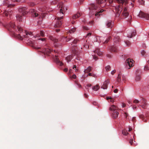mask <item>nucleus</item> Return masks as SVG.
<instances>
[{
  "mask_svg": "<svg viewBox=\"0 0 149 149\" xmlns=\"http://www.w3.org/2000/svg\"><path fill=\"white\" fill-rule=\"evenodd\" d=\"M94 52L95 53H96L99 56H101L102 54V52L100 51V49H96L94 51Z\"/></svg>",
  "mask_w": 149,
  "mask_h": 149,
  "instance_id": "obj_18",
  "label": "nucleus"
},
{
  "mask_svg": "<svg viewBox=\"0 0 149 149\" xmlns=\"http://www.w3.org/2000/svg\"><path fill=\"white\" fill-rule=\"evenodd\" d=\"M76 29L75 28H73L71 30H70L69 31L70 33H73L75 31Z\"/></svg>",
  "mask_w": 149,
  "mask_h": 149,
  "instance_id": "obj_40",
  "label": "nucleus"
},
{
  "mask_svg": "<svg viewBox=\"0 0 149 149\" xmlns=\"http://www.w3.org/2000/svg\"><path fill=\"white\" fill-rule=\"evenodd\" d=\"M91 84H87V86H86L85 87V88L86 89H88V88L87 87H90L91 86Z\"/></svg>",
  "mask_w": 149,
  "mask_h": 149,
  "instance_id": "obj_51",
  "label": "nucleus"
},
{
  "mask_svg": "<svg viewBox=\"0 0 149 149\" xmlns=\"http://www.w3.org/2000/svg\"><path fill=\"white\" fill-rule=\"evenodd\" d=\"M106 1V0H97V2L98 4L103 3Z\"/></svg>",
  "mask_w": 149,
  "mask_h": 149,
  "instance_id": "obj_26",
  "label": "nucleus"
},
{
  "mask_svg": "<svg viewBox=\"0 0 149 149\" xmlns=\"http://www.w3.org/2000/svg\"><path fill=\"white\" fill-rule=\"evenodd\" d=\"M92 67L90 66H88L87 69L84 70V73H88L91 72V70Z\"/></svg>",
  "mask_w": 149,
  "mask_h": 149,
  "instance_id": "obj_20",
  "label": "nucleus"
},
{
  "mask_svg": "<svg viewBox=\"0 0 149 149\" xmlns=\"http://www.w3.org/2000/svg\"><path fill=\"white\" fill-rule=\"evenodd\" d=\"M76 75L75 74H74L72 76V78L73 79H75L76 78Z\"/></svg>",
  "mask_w": 149,
  "mask_h": 149,
  "instance_id": "obj_54",
  "label": "nucleus"
},
{
  "mask_svg": "<svg viewBox=\"0 0 149 149\" xmlns=\"http://www.w3.org/2000/svg\"><path fill=\"white\" fill-rule=\"evenodd\" d=\"M121 75L120 74H119L118 75V77L117 78V82H118V83L120 82L121 80Z\"/></svg>",
  "mask_w": 149,
  "mask_h": 149,
  "instance_id": "obj_33",
  "label": "nucleus"
},
{
  "mask_svg": "<svg viewBox=\"0 0 149 149\" xmlns=\"http://www.w3.org/2000/svg\"><path fill=\"white\" fill-rule=\"evenodd\" d=\"M17 28L18 31H19V33H20V34H17L15 35V36L16 35L17 38L21 40H22L23 38H26V34H25V33H26V31H24V32L23 31L22 32L21 31L22 30V29L20 27L17 26Z\"/></svg>",
  "mask_w": 149,
  "mask_h": 149,
  "instance_id": "obj_4",
  "label": "nucleus"
},
{
  "mask_svg": "<svg viewBox=\"0 0 149 149\" xmlns=\"http://www.w3.org/2000/svg\"><path fill=\"white\" fill-rule=\"evenodd\" d=\"M146 53V52L144 50H142L141 51V54L142 56L144 55Z\"/></svg>",
  "mask_w": 149,
  "mask_h": 149,
  "instance_id": "obj_49",
  "label": "nucleus"
},
{
  "mask_svg": "<svg viewBox=\"0 0 149 149\" xmlns=\"http://www.w3.org/2000/svg\"><path fill=\"white\" fill-rule=\"evenodd\" d=\"M60 17V16H58V17H57V18L58 17ZM57 20H58V21L57 22L56 24L54 25V27L56 28L59 27L62 24V23H61V21H59L60 20H58L57 19ZM60 20L61 19H60Z\"/></svg>",
  "mask_w": 149,
  "mask_h": 149,
  "instance_id": "obj_14",
  "label": "nucleus"
},
{
  "mask_svg": "<svg viewBox=\"0 0 149 149\" xmlns=\"http://www.w3.org/2000/svg\"><path fill=\"white\" fill-rule=\"evenodd\" d=\"M109 49L110 51L111 52H117L118 51L117 48L114 46L110 47Z\"/></svg>",
  "mask_w": 149,
  "mask_h": 149,
  "instance_id": "obj_13",
  "label": "nucleus"
},
{
  "mask_svg": "<svg viewBox=\"0 0 149 149\" xmlns=\"http://www.w3.org/2000/svg\"><path fill=\"white\" fill-rule=\"evenodd\" d=\"M40 35L42 36H44V33L43 31H41L40 32Z\"/></svg>",
  "mask_w": 149,
  "mask_h": 149,
  "instance_id": "obj_53",
  "label": "nucleus"
},
{
  "mask_svg": "<svg viewBox=\"0 0 149 149\" xmlns=\"http://www.w3.org/2000/svg\"><path fill=\"white\" fill-rule=\"evenodd\" d=\"M52 50L50 49H45L43 50V52L44 54H49L51 51Z\"/></svg>",
  "mask_w": 149,
  "mask_h": 149,
  "instance_id": "obj_16",
  "label": "nucleus"
},
{
  "mask_svg": "<svg viewBox=\"0 0 149 149\" xmlns=\"http://www.w3.org/2000/svg\"><path fill=\"white\" fill-rule=\"evenodd\" d=\"M125 79V76L124 75H123L122 76V79L123 80H124Z\"/></svg>",
  "mask_w": 149,
  "mask_h": 149,
  "instance_id": "obj_64",
  "label": "nucleus"
},
{
  "mask_svg": "<svg viewBox=\"0 0 149 149\" xmlns=\"http://www.w3.org/2000/svg\"><path fill=\"white\" fill-rule=\"evenodd\" d=\"M80 16V14L79 13H78L74 15L73 17H72V19H76L79 17Z\"/></svg>",
  "mask_w": 149,
  "mask_h": 149,
  "instance_id": "obj_19",
  "label": "nucleus"
},
{
  "mask_svg": "<svg viewBox=\"0 0 149 149\" xmlns=\"http://www.w3.org/2000/svg\"><path fill=\"white\" fill-rule=\"evenodd\" d=\"M133 102L135 103H138L139 102V101L136 99H135L134 100Z\"/></svg>",
  "mask_w": 149,
  "mask_h": 149,
  "instance_id": "obj_50",
  "label": "nucleus"
},
{
  "mask_svg": "<svg viewBox=\"0 0 149 149\" xmlns=\"http://www.w3.org/2000/svg\"><path fill=\"white\" fill-rule=\"evenodd\" d=\"M25 34H26V38H29V36H32V33L31 32H26V33H25Z\"/></svg>",
  "mask_w": 149,
  "mask_h": 149,
  "instance_id": "obj_28",
  "label": "nucleus"
},
{
  "mask_svg": "<svg viewBox=\"0 0 149 149\" xmlns=\"http://www.w3.org/2000/svg\"><path fill=\"white\" fill-rule=\"evenodd\" d=\"M138 16L139 17L144 18L147 20L149 19V14L140 11Z\"/></svg>",
  "mask_w": 149,
  "mask_h": 149,
  "instance_id": "obj_8",
  "label": "nucleus"
},
{
  "mask_svg": "<svg viewBox=\"0 0 149 149\" xmlns=\"http://www.w3.org/2000/svg\"><path fill=\"white\" fill-rule=\"evenodd\" d=\"M76 85L77 87H78L79 88L81 87V86L77 83Z\"/></svg>",
  "mask_w": 149,
  "mask_h": 149,
  "instance_id": "obj_60",
  "label": "nucleus"
},
{
  "mask_svg": "<svg viewBox=\"0 0 149 149\" xmlns=\"http://www.w3.org/2000/svg\"><path fill=\"white\" fill-rule=\"evenodd\" d=\"M126 104L125 103H123L122 104V106L123 107H125L126 106Z\"/></svg>",
  "mask_w": 149,
  "mask_h": 149,
  "instance_id": "obj_61",
  "label": "nucleus"
},
{
  "mask_svg": "<svg viewBox=\"0 0 149 149\" xmlns=\"http://www.w3.org/2000/svg\"><path fill=\"white\" fill-rule=\"evenodd\" d=\"M91 35V33H89L87 34L86 36H85L86 38H88Z\"/></svg>",
  "mask_w": 149,
  "mask_h": 149,
  "instance_id": "obj_43",
  "label": "nucleus"
},
{
  "mask_svg": "<svg viewBox=\"0 0 149 149\" xmlns=\"http://www.w3.org/2000/svg\"><path fill=\"white\" fill-rule=\"evenodd\" d=\"M144 70L145 71H148L149 70V65H146L144 68Z\"/></svg>",
  "mask_w": 149,
  "mask_h": 149,
  "instance_id": "obj_36",
  "label": "nucleus"
},
{
  "mask_svg": "<svg viewBox=\"0 0 149 149\" xmlns=\"http://www.w3.org/2000/svg\"><path fill=\"white\" fill-rule=\"evenodd\" d=\"M107 26L108 28H111L112 26V24L111 21H109L107 24Z\"/></svg>",
  "mask_w": 149,
  "mask_h": 149,
  "instance_id": "obj_22",
  "label": "nucleus"
},
{
  "mask_svg": "<svg viewBox=\"0 0 149 149\" xmlns=\"http://www.w3.org/2000/svg\"><path fill=\"white\" fill-rule=\"evenodd\" d=\"M136 34V33L135 31L133 32L132 33H130L127 34V36L128 37L131 38L132 37L135 36Z\"/></svg>",
  "mask_w": 149,
  "mask_h": 149,
  "instance_id": "obj_17",
  "label": "nucleus"
},
{
  "mask_svg": "<svg viewBox=\"0 0 149 149\" xmlns=\"http://www.w3.org/2000/svg\"><path fill=\"white\" fill-rule=\"evenodd\" d=\"M120 39L118 36H116L114 37L113 39L114 42L116 44L120 42Z\"/></svg>",
  "mask_w": 149,
  "mask_h": 149,
  "instance_id": "obj_15",
  "label": "nucleus"
},
{
  "mask_svg": "<svg viewBox=\"0 0 149 149\" xmlns=\"http://www.w3.org/2000/svg\"><path fill=\"white\" fill-rule=\"evenodd\" d=\"M116 1L119 4L118 6L115 7L117 12L116 17H119L122 13L121 15L123 18H125L127 17L129 15L126 6L128 4L127 1L125 0H116Z\"/></svg>",
  "mask_w": 149,
  "mask_h": 149,
  "instance_id": "obj_1",
  "label": "nucleus"
},
{
  "mask_svg": "<svg viewBox=\"0 0 149 149\" xmlns=\"http://www.w3.org/2000/svg\"><path fill=\"white\" fill-rule=\"evenodd\" d=\"M118 108L114 105H111L109 108V110L113 111H118Z\"/></svg>",
  "mask_w": 149,
  "mask_h": 149,
  "instance_id": "obj_10",
  "label": "nucleus"
},
{
  "mask_svg": "<svg viewBox=\"0 0 149 149\" xmlns=\"http://www.w3.org/2000/svg\"><path fill=\"white\" fill-rule=\"evenodd\" d=\"M100 87L98 85H96L95 86H94L93 87V90L94 91H97L99 88Z\"/></svg>",
  "mask_w": 149,
  "mask_h": 149,
  "instance_id": "obj_25",
  "label": "nucleus"
},
{
  "mask_svg": "<svg viewBox=\"0 0 149 149\" xmlns=\"http://www.w3.org/2000/svg\"><path fill=\"white\" fill-rule=\"evenodd\" d=\"M93 58L94 59L96 60L97 59V56H93Z\"/></svg>",
  "mask_w": 149,
  "mask_h": 149,
  "instance_id": "obj_59",
  "label": "nucleus"
},
{
  "mask_svg": "<svg viewBox=\"0 0 149 149\" xmlns=\"http://www.w3.org/2000/svg\"><path fill=\"white\" fill-rule=\"evenodd\" d=\"M53 41L54 42V45L55 46L56 45V44L57 42L58 41V40L57 39H54L53 40Z\"/></svg>",
  "mask_w": 149,
  "mask_h": 149,
  "instance_id": "obj_45",
  "label": "nucleus"
},
{
  "mask_svg": "<svg viewBox=\"0 0 149 149\" xmlns=\"http://www.w3.org/2000/svg\"><path fill=\"white\" fill-rule=\"evenodd\" d=\"M118 90L117 89H116L114 90V92L116 93H117L118 92Z\"/></svg>",
  "mask_w": 149,
  "mask_h": 149,
  "instance_id": "obj_62",
  "label": "nucleus"
},
{
  "mask_svg": "<svg viewBox=\"0 0 149 149\" xmlns=\"http://www.w3.org/2000/svg\"><path fill=\"white\" fill-rule=\"evenodd\" d=\"M59 8H61L59 13L58 14V16H60L58 17L57 19L58 20L63 19V15L65 11L67 10L66 7H65L62 3H60L59 5Z\"/></svg>",
  "mask_w": 149,
  "mask_h": 149,
  "instance_id": "obj_3",
  "label": "nucleus"
},
{
  "mask_svg": "<svg viewBox=\"0 0 149 149\" xmlns=\"http://www.w3.org/2000/svg\"><path fill=\"white\" fill-rule=\"evenodd\" d=\"M111 67L109 65H107L105 67V69L107 71L110 70Z\"/></svg>",
  "mask_w": 149,
  "mask_h": 149,
  "instance_id": "obj_42",
  "label": "nucleus"
},
{
  "mask_svg": "<svg viewBox=\"0 0 149 149\" xmlns=\"http://www.w3.org/2000/svg\"><path fill=\"white\" fill-rule=\"evenodd\" d=\"M72 68L73 69H74L75 68V70L76 72L78 70L77 69L76 66V65H74L72 67Z\"/></svg>",
  "mask_w": 149,
  "mask_h": 149,
  "instance_id": "obj_48",
  "label": "nucleus"
},
{
  "mask_svg": "<svg viewBox=\"0 0 149 149\" xmlns=\"http://www.w3.org/2000/svg\"><path fill=\"white\" fill-rule=\"evenodd\" d=\"M32 15L33 17H37L39 19V20L40 21L42 20V18L45 17V13H43L40 14L36 12H35L32 14Z\"/></svg>",
  "mask_w": 149,
  "mask_h": 149,
  "instance_id": "obj_5",
  "label": "nucleus"
},
{
  "mask_svg": "<svg viewBox=\"0 0 149 149\" xmlns=\"http://www.w3.org/2000/svg\"><path fill=\"white\" fill-rule=\"evenodd\" d=\"M141 100H142V104L141 105H140L139 106H141L143 108L145 109L147 105L146 101L143 98H142Z\"/></svg>",
  "mask_w": 149,
  "mask_h": 149,
  "instance_id": "obj_11",
  "label": "nucleus"
},
{
  "mask_svg": "<svg viewBox=\"0 0 149 149\" xmlns=\"http://www.w3.org/2000/svg\"><path fill=\"white\" fill-rule=\"evenodd\" d=\"M138 2L141 5H143L144 4V1L143 0H139Z\"/></svg>",
  "mask_w": 149,
  "mask_h": 149,
  "instance_id": "obj_39",
  "label": "nucleus"
},
{
  "mask_svg": "<svg viewBox=\"0 0 149 149\" xmlns=\"http://www.w3.org/2000/svg\"><path fill=\"white\" fill-rule=\"evenodd\" d=\"M4 14L6 16H8V15L11 14V11H5L4 12Z\"/></svg>",
  "mask_w": 149,
  "mask_h": 149,
  "instance_id": "obj_35",
  "label": "nucleus"
},
{
  "mask_svg": "<svg viewBox=\"0 0 149 149\" xmlns=\"http://www.w3.org/2000/svg\"><path fill=\"white\" fill-rule=\"evenodd\" d=\"M109 81L107 79L104 81L103 85L101 86V88L103 89H107V85L109 83Z\"/></svg>",
  "mask_w": 149,
  "mask_h": 149,
  "instance_id": "obj_9",
  "label": "nucleus"
},
{
  "mask_svg": "<svg viewBox=\"0 0 149 149\" xmlns=\"http://www.w3.org/2000/svg\"><path fill=\"white\" fill-rule=\"evenodd\" d=\"M107 56L108 57V58H111V55L110 54H107Z\"/></svg>",
  "mask_w": 149,
  "mask_h": 149,
  "instance_id": "obj_63",
  "label": "nucleus"
},
{
  "mask_svg": "<svg viewBox=\"0 0 149 149\" xmlns=\"http://www.w3.org/2000/svg\"><path fill=\"white\" fill-rule=\"evenodd\" d=\"M72 52L74 55H75L77 54V50L74 47L72 49Z\"/></svg>",
  "mask_w": 149,
  "mask_h": 149,
  "instance_id": "obj_29",
  "label": "nucleus"
},
{
  "mask_svg": "<svg viewBox=\"0 0 149 149\" xmlns=\"http://www.w3.org/2000/svg\"><path fill=\"white\" fill-rule=\"evenodd\" d=\"M3 5L7 6L8 7L9 6L8 1L7 0H5L3 1Z\"/></svg>",
  "mask_w": 149,
  "mask_h": 149,
  "instance_id": "obj_34",
  "label": "nucleus"
},
{
  "mask_svg": "<svg viewBox=\"0 0 149 149\" xmlns=\"http://www.w3.org/2000/svg\"><path fill=\"white\" fill-rule=\"evenodd\" d=\"M133 62L134 61L132 59H131L130 58H127L125 62L126 68L129 69L131 67H132L133 65Z\"/></svg>",
  "mask_w": 149,
  "mask_h": 149,
  "instance_id": "obj_6",
  "label": "nucleus"
},
{
  "mask_svg": "<svg viewBox=\"0 0 149 149\" xmlns=\"http://www.w3.org/2000/svg\"><path fill=\"white\" fill-rule=\"evenodd\" d=\"M72 56H68L66 57V59L68 61H70L72 58Z\"/></svg>",
  "mask_w": 149,
  "mask_h": 149,
  "instance_id": "obj_38",
  "label": "nucleus"
},
{
  "mask_svg": "<svg viewBox=\"0 0 149 149\" xmlns=\"http://www.w3.org/2000/svg\"><path fill=\"white\" fill-rule=\"evenodd\" d=\"M111 38V36H109V38L105 40V41L104 42V43L105 44L107 43Z\"/></svg>",
  "mask_w": 149,
  "mask_h": 149,
  "instance_id": "obj_41",
  "label": "nucleus"
},
{
  "mask_svg": "<svg viewBox=\"0 0 149 149\" xmlns=\"http://www.w3.org/2000/svg\"><path fill=\"white\" fill-rule=\"evenodd\" d=\"M89 29V28L88 27L84 26V30H88Z\"/></svg>",
  "mask_w": 149,
  "mask_h": 149,
  "instance_id": "obj_58",
  "label": "nucleus"
},
{
  "mask_svg": "<svg viewBox=\"0 0 149 149\" xmlns=\"http://www.w3.org/2000/svg\"><path fill=\"white\" fill-rule=\"evenodd\" d=\"M141 79V77L140 75L137 74L135 78V81H140Z\"/></svg>",
  "mask_w": 149,
  "mask_h": 149,
  "instance_id": "obj_24",
  "label": "nucleus"
},
{
  "mask_svg": "<svg viewBox=\"0 0 149 149\" xmlns=\"http://www.w3.org/2000/svg\"><path fill=\"white\" fill-rule=\"evenodd\" d=\"M56 61V63L60 66H62L63 64L62 62L59 61L56 56H55Z\"/></svg>",
  "mask_w": 149,
  "mask_h": 149,
  "instance_id": "obj_21",
  "label": "nucleus"
},
{
  "mask_svg": "<svg viewBox=\"0 0 149 149\" xmlns=\"http://www.w3.org/2000/svg\"><path fill=\"white\" fill-rule=\"evenodd\" d=\"M116 70H114L112 71L111 72V74L112 75H113L116 72Z\"/></svg>",
  "mask_w": 149,
  "mask_h": 149,
  "instance_id": "obj_52",
  "label": "nucleus"
},
{
  "mask_svg": "<svg viewBox=\"0 0 149 149\" xmlns=\"http://www.w3.org/2000/svg\"><path fill=\"white\" fill-rule=\"evenodd\" d=\"M107 100H110V102H113L115 101V99L114 98H112L110 97H107Z\"/></svg>",
  "mask_w": 149,
  "mask_h": 149,
  "instance_id": "obj_31",
  "label": "nucleus"
},
{
  "mask_svg": "<svg viewBox=\"0 0 149 149\" xmlns=\"http://www.w3.org/2000/svg\"><path fill=\"white\" fill-rule=\"evenodd\" d=\"M139 118L142 119L143 120H144V121L145 122H146V119L145 120V116H144L142 114H140L139 116Z\"/></svg>",
  "mask_w": 149,
  "mask_h": 149,
  "instance_id": "obj_27",
  "label": "nucleus"
},
{
  "mask_svg": "<svg viewBox=\"0 0 149 149\" xmlns=\"http://www.w3.org/2000/svg\"><path fill=\"white\" fill-rule=\"evenodd\" d=\"M112 117L114 118H116L118 117L119 113L118 111H113L112 112Z\"/></svg>",
  "mask_w": 149,
  "mask_h": 149,
  "instance_id": "obj_12",
  "label": "nucleus"
},
{
  "mask_svg": "<svg viewBox=\"0 0 149 149\" xmlns=\"http://www.w3.org/2000/svg\"><path fill=\"white\" fill-rule=\"evenodd\" d=\"M122 134L124 135L127 136L128 134L127 131L125 130H124L122 131Z\"/></svg>",
  "mask_w": 149,
  "mask_h": 149,
  "instance_id": "obj_32",
  "label": "nucleus"
},
{
  "mask_svg": "<svg viewBox=\"0 0 149 149\" xmlns=\"http://www.w3.org/2000/svg\"><path fill=\"white\" fill-rule=\"evenodd\" d=\"M7 28L8 30L10 32H15V30L17 31V30H15L16 27L15 26L13 22L10 23L8 25Z\"/></svg>",
  "mask_w": 149,
  "mask_h": 149,
  "instance_id": "obj_7",
  "label": "nucleus"
},
{
  "mask_svg": "<svg viewBox=\"0 0 149 149\" xmlns=\"http://www.w3.org/2000/svg\"><path fill=\"white\" fill-rule=\"evenodd\" d=\"M26 8H19V13L16 16L17 20L19 22H21L24 19V15L28 13V11H26Z\"/></svg>",
  "mask_w": 149,
  "mask_h": 149,
  "instance_id": "obj_2",
  "label": "nucleus"
},
{
  "mask_svg": "<svg viewBox=\"0 0 149 149\" xmlns=\"http://www.w3.org/2000/svg\"><path fill=\"white\" fill-rule=\"evenodd\" d=\"M84 47H85L86 48L88 49L89 48V46L88 45H84Z\"/></svg>",
  "mask_w": 149,
  "mask_h": 149,
  "instance_id": "obj_55",
  "label": "nucleus"
},
{
  "mask_svg": "<svg viewBox=\"0 0 149 149\" xmlns=\"http://www.w3.org/2000/svg\"><path fill=\"white\" fill-rule=\"evenodd\" d=\"M92 74L91 73H89L88 74H87L86 75V74H84V78L86 77H87L88 76H92Z\"/></svg>",
  "mask_w": 149,
  "mask_h": 149,
  "instance_id": "obj_44",
  "label": "nucleus"
},
{
  "mask_svg": "<svg viewBox=\"0 0 149 149\" xmlns=\"http://www.w3.org/2000/svg\"><path fill=\"white\" fill-rule=\"evenodd\" d=\"M125 43L128 46H129L130 44V42L129 41H127L125 42Z\"/></svg>",
  "mask_w": 149,
  "mask_h": 149,
  "instance_id": "obj_46",
  "label": "nucleus"
},
{
  "mask_svg": "<svg viewBox=\"0 0 149 149\" xmlns=\"http://www.w3.org/2000/svg\"><path fill=\"white\" fill-rule=\"evenodd\" d=\"M79 40L77 39H74L72 42V43L76 44Z\"/></svg>",
  "mask_w": 149,
  "mask_h": 149,
  "instance_id": "obj_47",
  "label": "nucleus"
},
{
  "mask_svg": "<svg viewBox=\"0 0 149 149\" xmlns=\"http://www.w3.org/2000/svg\"><path fill=\"white\" fill-rule=\"evenodd\" d=\"M98 7V6L97 4H93L91 5V7L93 9L96 10Z\"/></svg>",
  "mask_w": 149,
  "mask_h": 149,
  "instance_id": "obj_23",
  "label": "nucleus"
},
{
  "mask_svg": "<svg viewBox=\"0 0 149 149\" xmlns=\"http://www.w3.org/2000/svg\"><path fill=\"white\" fill-rule=\"evenodd\" d=\"M104 11V10H101L100 11L96 13V14H95V16H97L98 15H100V13L102 12H103Z\"/></svg>",
  "mask_w": 149,
  "mask_h": 149,
  "instance_id": "obj_37",
  "label": "nucleus"
},
{
  "mask_svg": "<svg viewBox=\"0 0 149 149\" xmlns=\"http://www.w3.org/2000/svg\"><path fill=\"white\" fill-rule=\"evenodd\" d=\"M129 142L131 145L136 146L137 145L135 140H130Z\"/></svg>",
  "mask_w": 149,
  "mask_h": 149,
  "instance_id": "obj_30",
  "label": "nucleus"
},
{
  "mask_svg": "<svg viewBox=\"0 0 149 149\" xmlns=\"http://www.w3.org/2000/svg\"><path fill=\"white\" fill-rule=\"evenodd\" d=\"M125 117L126 118H127V117L128 116V113L126 112H125Z\"/></svg>",
  "mask_w": 149,
  "mask_h": 149,
  "instance_id": "obj_57",
  "label": "nucleus"
},
{
  "mask_svg": "<svg viewBox=\"0 0 149 149\" xmlns=\"http://www.w3.org/2000/svg\"><path fill=\"white\" fill-rule=\"evenodd\" d=\"M132 120L133 122H135V117H133L132 118Z\"/></svg>",
  "mask_w": 149,
  "mask_h": 149,
  "instance_id": "obj_56",
  "label": "nucleus"
}]
</instances>
